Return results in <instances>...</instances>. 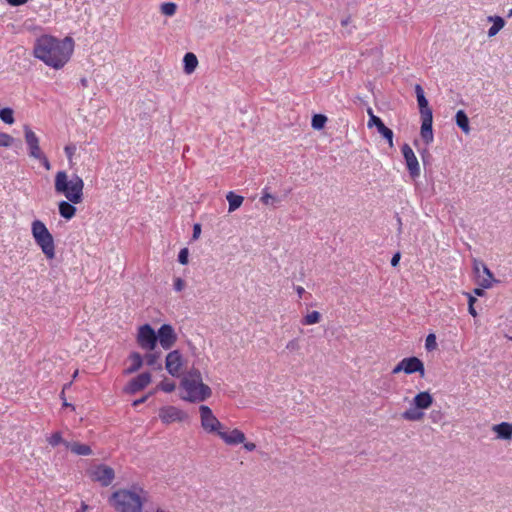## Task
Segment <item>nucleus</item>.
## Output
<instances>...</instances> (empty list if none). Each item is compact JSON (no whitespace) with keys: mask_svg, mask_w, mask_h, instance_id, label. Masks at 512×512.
I'll return each mask as SVG.
<instances>
[{"mask_svg":"<svg viewBox=\"0 0 512 512\" xmlns=\"http://www.w3.org/2000/svg\"><path fill=\"white\" fill-rule=\"evenodd\" d=\"M73 52L72 37L60 39L50 34H42L34 40L32 55L46 66L60 70L70 61Z\"/></svg>","mask_w":512,"mask_h":512,"instance_id":"obj_1","label":"nucleus"},{"mask_svg":"<svg viewBox=\"0 0 512 512\" xmlns=\"http://www.w3.org/2000/svg\"><path fill=\"white\" fill-rule=\"evenodd\" d=\"M116 512H142L146 502V492L138 486L120 488L108 500Z\"/></svg>","mask_w":512,"mask_h":512,"instance_id":"obj_2","label":"nucleus"},{"mask_svg":"<svg viewBox=\"0 0 512 512\" xmlns=\"http://www.w3.org/2000/svg\"><path fill=\"white\" fill-rule=\"evenodd\" d=\"M183 390L181 399L190 403H200L209 399L212 389L203 382L202 374L198 369H191L181 379Z\"/></svg>","mask_w":512,"mask_h":512,"instance_id":"obj_3","label":"nucleus"},{"mask_svg":"<svg viewBox=\"0 0 512 512\" xmlns=\"http://www.w3.org/2000/svg\"><path fill=\"white\" fill-rule=\"evenodd\" d=\"M55 193L65 197L69 202L80 204L84 199V181L73 174L69 176L64 170L57 171L54 177Z\"/></svg>","mask_w":512,"mask_h":512,"instance_id":"obj_4","label":"nucleus"},{"mask_svg":"<svg viewBox=\"0 0 512 512\" xmlns=\"http://www.w3.org/2000/svg\"><path fill=\"white\" fill-rule=\"evenodd\" d=\"M31 234L45 257L49 260L54 259L56 254L54 238L44 222L38 219L32 221Z\"/></svg>","mask_w":512,"mask_h":512,"instance_id":"obj_5","label":"nucleus"},{"mask_svg":"<svg viewBox=\"0 0 512 512\" xmlns=\"http://www.w3.org/2000/svg\"><path fill=\"white\" fill-rule=\"evenodd\" d=\"M433 404V397L428 391H422L415 395L411 406L402 413L406 421H421L424 418L423 410H427Z\"/></svg>","mask_w":512,"mask_h":512,"instance_id":"obj_6","label":"nucleus"},{"mask_svg":"<svg viewBox=\"0 0 512 512\" xmlns=\"http://www.w3.org/2000/svg\"><path fill=\"white\" fill-rule=\"evenodd\" d=\"M23 132L29 157L38 160L45 169L49 170L50 162L40 146L39 137L28 125L23 126Z\"/></svg>","mask_w":512,"mask_h":512,"instance_id":"obj_7","label":"nucleus"},{"mask_svg":"<svg viewBox=\"0 0 512 512\" xmlns=\"http://www.w3.org/2000/svg\"><path fill=\"white\" fill-rule=\"evenodd\" d=\"M199 417L201 428L207 434L219 436L220 432L224 429V424L219 421L207 405L199 406Z\"/></svg>","mask_w":512,"mask_h":512,"instance_id":"obj_8","label":"nucleus"},{"mask_svg":"<svg viewBox=\"0 0 512 512\" xmlns=\"http://www.w3.org/2000/svg\"><path fill=\"white\" fill-rule=\"evenodd\" d=\"M87 474L92 481L100 483L103 487L109 486L115 478L113 468L104 464L92 466L88 469Z\"/></svg>","mask_w":512,"mask_h":512,"instance_id":"obj_9","label":"nucleus"},{"mask_svg":"<svg viewBox=\"0 0 512 512\" xmlns=\"http://www.w3.org/2000/svg\"><path fill=\"white\" fill-rule=\"evenodd\" d=\"M158 416L162 423L166 425L172 423H181L189 420V415L187 412L172 405L161 407L159 409Z\"/></svg>","mask_w":512,"mask_h":512,"instance_id":"obj_10","label":"nucleus"},{"mask_svg":"<svg viewBox=\"0 0 512 512\" xmlns=\"http://www.w3.org/2000/svg\"><path fill=\"white\" fill-rule=\"evenodd\" d=\"M136 341L140 348L146 351H153L157 345V335L149 324L138 328Z\"/></svg>","mask_w":512,"mask_h":512,"instance_id":"obj_11","label":"nucleus"},{"mask_svg":"<svg viewBox=\"0 0 512 512\" xmlns=\"http://www.w3.org/2000/svg\"><path fill=\"white\" fill-rule=\"evenodd\" d=\"M404 372L406 374H413L418 372L421 377L425 375V368L423 362L417 357H408L402 359L392 370V374Z\"/></svg>","mask_w":512,"mask_h":512,"instance_id":"obj_12","label":"nucleus"},{"mask_svg":"<svg viewBox=\"0 0 512 512\" xmlns=\"http://www.w3.org/2000/svg\"><path fill=\"white\" fill-rule=\"evenodd\" d=\"M367 113L369 115V120L367 126L369 128L376 127L379 134L382 135L384 139L387 140L389 147L392 148L393 144V131L386 127L383 121L376 115H374L373 110L368 108Z\"/></svg>","mask_w":512,"mask_h":512,"instance_id":"obj_13","label":"nucleus"},{"mask_svg":"<svg viewBox=\"0 0 512 512\" xmlns=\"http://www.w3.org/2000/svg\"><path fill=\"white\" fill-rule=\"evenodd\" d=\"M156 335L157 341H159L160 346L165 350L172 348L177 341V334L174 328L169 324H163Z\"/></svg>","mask_w":512,"mask_h":512,"instance_id":"obj_14","label":"nucleus"},{"mask_svg":"<svg viewBox=\"0 0 512 512\" xmlns=\"http://www.w3.org/2000/svg\"><path fill=\"white\" fill-rule=\"evenodd\" d=\"M183 367V358L178 350L169 352L165 360V368L173 377H179Z\"/></svg>","mask_w":512,"mask_h":512,"instance_id":"obj_15","label":"nucleus"},{"mask_svg":"<svg viewBox=\"0 0 512 512\" xmlns=\"http://www.w3.org/2000/svg\"><path fill=\"white\" fill-rule=\"evenodd\" d=\"M152 380V376L149 372H144L131 379L127 385L123 388V391L127 394H135L144 388H146Z\"/></svg>","mask_w":512,"mask_h":512,"instance_id":"obj_16","label":"nucleus"},{"mask_svg":"<svg viewBox=\"0 0 512 512\" xmlns=\"http://www.w3.org/2000/svg\"><path fill=\"white\" fill-rule=\"evenodd\" d=\"M402 154L406 162L410 176L415 179L420 176V166L418 159L408 144L402 146Z\"/></svg>","mask_w":512,"mask_h":512,"instance_id":"obj_17","label":"nucleus"},{"mask_svg":"<svg viewBox=\"0 0 512 512\" xmlns=\"http://www.w3.org/2000/svg\"><path fill=\"white\" fill-rule=\"evenodd\" d=\"M218 437L227 445H238L246 440V436L241 430L234 428L228 431L225 426Z\"/></svg>","mask_w":512,"mask_h":512,"instance_id":"obj_18","label":"nucleus"},{"mask_svg":"<svg viewBox=\"0 0 512 512\" xmlns=\"http://www.w3.org/2000/svg\"><path fill=\"white\" fill-rule=\"evenodd\" d=\"M474 270L477 273L478 278L480 279V285L483 288L491 287L493 275L488 267L481 261L474 260Z\"/></svg>","mask_w":512,"mask_h":512,"instance_id":"obj_19","label":"nucleus"},{"mask_svg":"<svg viewBox=\"0 0 512 512\" xmlns=\"http://www.w3.org/2000/svg\"><path fill=\"white\" fill-rule=\"evenodd\" d=\"M432 123H433V114H430L429 116H421L420 135H421L422 140L427 145L432 143L433 139H434Z\"/></svg>","mask_w":512,"mask_h":512,"instance_id":"obj_20","label":"nucleus"},{"mask_svg":"<svg viewBox=\"0 0 512 512\" xmlns=\"http://www.w3.org/2000/svg\"><path fill=\"white\" fill-rule=\"evenodd\" d=\"M415 93L419 106L420 116H429L432 114V109L429 107L428 100L426 99L424 91L419 84L415 86Z\"/></svg>","mask_w":512,"mask_h":512,"instance_id":"obj_21","label":"nucleus"},{"mask_svg":"<svg viewBox=\"0 0 512 512\" xmlns=\"http://www.w3.org/2000/svg\"><path fill=\"white\" fill-rule=\"evenodd\" d=\"M492 431L496 437L501 440H511L512 438V423L502 422L492 426Z\"/></svg>","mask_w":512,"mask_h":512,"instance_id":"obj_22","label":"nucleus"},{"mask_svg":"<svg viewBox=\"0 0 512 512\" xmlns=\"http://www.w3.org/2000/svg\"><path fill=\"white\" fill-rule=\"evenodd\" d=\"M75 205L76 204L69 202L67 199L60 201L58 203V210L60 216L66 220L72 219L77 212Z\"/></svg>","mask_w":512,"mask_h":512,"instance_id":"obj_23","label":"nucleus"},{"mask_svg":"<svg viewBox=\"0 0 512 512\" xmlns=\"http://www.w3.org/2000/svg\"><path fill=\"white\" fill-rule=\"evenodd\" d=\"M65 447L76 455L88 456L92 454V449L90 448V446L79 442L65 443Z\"/></svg>","mask_w":512,"mask_h":512,"instance_id":"obj_24","label":"nucleus"},{"mask_svg":"<svg viewBox=\"0 0 512 512\" xmlns=\"http://www.w3.org/2000/svg\"><path fill=\"white\" fill-rule=\"evenodd\" d=\"M487 21L492 23L487 33L489 38L496 36L505 26V20L500 16H488Z\"/></svg>","mask_w":512,"mask_h":512,"instance_id":"obj_25","label":"nucleus"},{"mask_svg":"<svg viewBox=\"0 0 512 512\" xmlns=\"http://www.w3.org/2000/svg\"><path fill=\"white\" fill-rule=\"evenodd\" d=\"M129 361L131 365L125 370L126 374H132L138 371L143 365V358L138 352H133L129 356Z\"/></svg>","mask_w":512,"mask_h":512,"instance_id":"obj_26","label":"nucleus"},{"mask_svg":"<svg viewBox=\"0 0 512 512\" xmlns=\"http://www.w3.org/2000/svg\"><path fill=\"white\" fill-rule=\"evenodd\" d=\"M457 126L465 133H470L469 119L463 110H458L455 116Z\"/></svg>","mask_w":512,"mask_h":512,"instance_id":"obj_27","label":"nucleus"},{"mask_svg":"<svg viewBox=\"0 0 512 512\" xmlns=\"http://www.w3.org/2000/svg\"><path fill=\"white\" fill-rule=\"evenodd\" d=\"M198 60L195 54L189 52L184 56V70L187 74H191L197 67Z\"/></svg>","mask_w":512,"mask_h":512,"instance_id":"obj_28","label":"nucleus"},{"mask_svg":"<svg viewBox=\"0 0 512 512\" xmlns=\"http://www.w3.org/2000/svg\"><path fill=\"white\" fill-rule=\"evenodd\" d=\"M226 199L229 203V212H233L236 209H238L244 201V198L242 196L237 195L234 192H229L226 195Z\"/></svg>","mask_w":512,"mask_h":512,"instance_id":"obj_29","label":"nucleus"},{"mask_svg":"<svg viewBox=\"0 0 512 512\" xmlns=\"http://www.w3.org/2000/svg\"><path fill=\"white\" fill-rule=\"evenodd\" d=\"M0 119L5 123L12 125L15 122L13 109L6 107L0 110Z\"/></svg>","mask_w":512,"mask_h":512,"instance_id":"obj_30","label":"nucleus"},{"mask_svg":"<svg viewBox=\"0 0 512 512\" xmlns=\"http://www.w3.org/2000/svg\"><path fill=\"white\" fill-rule=\"evenodd\" d=\"M327 122V117L323 114H315L312 117L311 126L315 130H321L324 128Z\"/></svg>","mask_w":512,"mask_h":512,"instance_id":"obj_31","label":"nucleus"},{"mask_svg":"<svg viewBox=\"0 0 512 512\" xmlns=\"http://www.w3.org/2000/svg\"><path fill=\"white\" fill-rule=\"evenodd\" d=\"M321 320V314L318 311H312L308 313L303 319V325H313L319 323Z\"/></svg>","mask_w":512,"mask_h":512,"instance_id":"obj_32","label":"nucleus"},{"mask_svg":"<svg viewBox=\"0 0 512 512\" xmlns=\"http://www.w3.org/2000/svg\"><path fill=\"white\" fill-rule=\"evenodd\" d=\"M47 442L52 446L56 447L59 444H63L65 446V443H68V441L64 440L62 438V435L60 432L53 433L50 437L47 438Z\"/></svg>","mask_w":512,"mask_h":512,"instance_id":"obj_33","label":"nucleus"},{"mask_svg":"<svg viewBox=\"0 0 512 512\" xmlns=\"http://www.w3.org/2000/svg\"><path fill=\"white\" fill-rule=\"evenodd\" d=\"M160 356V352L149 351V353L145 355L144 360L148 366H155L156 364H158Z\"/></svg>","mask_w":512,"mask_h":512,"instance_id":"obj_34","label":"nucleus"},{"mask_svg":"<svg viewBox=\"0 0 512 512\" xmlns=\"http://www.w3.org/2000/svg\"><path fill=\"white\" fill-rule=\"evenodd\" d=\"M177 6L173 2L163 3L160 6L161 12L166 16H173L176 13Z\"/></svg>","mask_w":512,"mask_h":512,"instance_id":"obj_35","label":"nucleus"},{"mask_svg":"<svg viewBox=\"0 0 512 512\" xmlns=\"http://www.w3.org/2000/svg\"><path fill=\"white\" fill-rule=\"evenodd\" d=\"M157 388L166 393H171L175 390L176 384L171 380L165 379L158 384Z\"/></svg>","mask_w":512,"mask_h":512,"instance_id":"obj_36","label":"nucleus"},{"mask_svg":"<svg viewBox=\"0 0 512 512\" xmlns=\"http://www.w3.org/2000/svg\"><path fill=\"white\" fill-rule=\"evenodd\" d=\"M77 146L74 143H69L64 147L65 155L68 159L69 164L73 163V158L76 154Z\"/></svg>","mask_w":512,"mask_h":512,"instance_id":"obj_37","label":"nucleus"},{"mask_svg":"<svg viewBox=\"0 0 512 512\" xmlns=\"http://www.w3.org/2000/svg\"><path fill=\"white\" fill-rule=\"evenodd\" d=\"M14 143V138L5 132H0V146L1 147H10Z\"/></svg>","mask_w":512,"mask_h":512,"instance_id":"obj_38","label":"nucleus"},{"mask_svg":"<svg viewBox=\"0 0 512 512\" xmlns=\"http://www.w3.org/2000/svg\"><path fill=\"white\" fill-rule=\"evenodd\" d=\"M425 347L428 351H433L437 348L436 336L431 333L426 337Z\"/></svg>","mask_w":512,"mask_h":512,"instance_id":"obj_39","label":"nucleus"},{"mask_svg":"<svg viewBox=\"0 0 512 512\" xmlns=\"http://www.w3.org/2000/svg\"><path fill=\"white\" fill-rule=\"evenodd\" d=\"M261 202L265 205H273L274 203L278 202V199L269 192L264 191L263 195L261 196Z\"/></svg>","mask_w":512,"mask_h":512,"instance_id":"obj_40","label":"nucleus"},{"mask_svg":"<svg viewBox=\"0 0 512 512\" xmlns=\"http://www.w3.org/2000/svg\"><path fill=\"white\" fill-rule=\"evenodd\" d=\"M286 349L289 352H297L300 350V343L298 339H292L287 342Z\"/></svg>","mask_w":512,"mask_h":512,"instance_id":"obj_41","label":"nucleus"},{"mask_svg":"<svg viewBox=\"0 0 512 512\" xmlns=\"http://www.w3.org/2000/svg\"><path fill=\"white\" fill-rule=\"evenodd\" d=\"M188 256H189V251L187 248H183L180 250L179 252V255H178V261L182 264V265H186L188 263Z\"/></svg>","mask_w":512,"mask_h":512,"instance_id":"obj_42","label":"nucleus"},{"mask_svg":"<svg viewBox=\"0 0 512 512\" xmlns=\"http://www.w3.org/2000/svg\"><path fill=\"white\" fill-rule=\"evenodd\" d=\"M186 286V283L185 281L180 278V277H177L174 279V290L176 292H181Z\"/></svg>","mask_w":512,"mask_h":512,"instance_id":"obj_43","label":"nucleus"},{"mask_svg":"<svg viewBox=\"0 0 512 512\" xmlns=\"http://www.w3.org/2000/svg\"><path fill=\"white\" fill-rule=\"evenodd\" d=\"M201 234V225L200 224H195L193 226V239H198L199 236Z\"/></svg>","mask_w":512,"mask_h":512,"instance_id":"obj_44","label":"nucleus"},{"mask_svg":"<svg viewBox=\"0 0 512 512\" xmlns=\"http://www.w3.org/2000/svg\"><path fill=\"white\" fill-rule=\"evenodd\" d=\"M400 258H401L400 253L399 252L395 253L391 259V265L393 267H396L399 264Z\"/></svg>","mask_w":512,"mask_h":512,"instance_id":"obj_45","label":"nucleus"},{"mask_svg":"<svg viewBox=\"0 0 512 512\" xmlns=\"http://www.w3.org/2000/svg\"><path fill=\"white\" fill-rule=\"evenodd\" d=\"M11 6H20L27 3L28 0H6Z\"/></svg>","mask_w":512,"mask_h":512,"instance_id":"obj_46","label":"nucleus"},{"mask_svg":"<svg viewBox=\"0 0 512 512\" xmlns=\"http://www.w3.org/2000/svg\"><path fill=\"white\" fill-rule=\"evenodd\" d=\"M244 448L247 450V451H254L256 449V444L253 443V442H244Z\"/></svg>","mask_w":512,"mask_h":512,"instance_id":"obj_47","label":"nucleus"},{"mask_svg":"<svg viewBox=\"0 0 512 512\" xmlns=\"http://www.w3.org/2000/svg\"><path fill=\"white\" fill-rule=\"evenodd\" d=\"M148 397H149V395H146V396H144V397H142V398H140V399H137V400H135V401L132 403V405H133L134 407H137L138 405H140V404L144 403V402L148 399Z\"/></svg>","mask_w":512,"mask_h":512,"instance_id":"obj_48","label":"nucleus"},{"mask_svg":"<svg viewBox=\"0 0 512 512\" xmlns=\"http://www.w3.org/2000/svg\"><path fill=\"white\" fill-rule=\"evenodd\" d=\"M441 417V413L440 412H432L431 413V418L433 420V422H437V419Z\"/></svg>","mask_w":512,"mask_h":512,"instance_id":"obj_49","label":"nucleus"},{"mask_svg":"<svg viewBox=\"0 0 512 512\" xmlns=\"http://www.w3.org/2000/svg\"><path fill=\"white\" fill-rule=\"evenodd\" d=\"M468 310H469V313H470L473 317H476V316H477V312H476V310H475V308H474V305H473V306H472V305H469Z\"/></svg>","mask_w":512,"mask_h":512,"instance_id":"obj_50","label":"nucleus"},{"mask_svg":"<svg viewBox=\"0 0 512 512\" xmlns=\"http://www.w3.org/2000/svg\"><path fill=\"white\" fill-rule=\"evenodd\" d=\"M475 302L476 298L471 295H468V304L473 306Z\"/></svg>","mask_w":512,"mask_h":512,"instance_id":"obj_51","label":"nucleus"},{"mask_svg":"<svg viewBox=\"0 0 512 512\" xmlns=\"http://www.w3.org/2000/svg\"><path fill=\"white\" fill-rule=\"evenodd\" d=\"M296 290H297V293H298V295H299L300 297L302 296V294H303V293H304V291H305V290H304V288H303V287H301V286H298Z\"/></svg>","mask_w":512,"mask_h":512,"instance_id":"obj_52","label":"nucleus"},{"mask_svg":"<svg viewBox=\"0 0 512 512\" xmlns=\"http://www.w3.org/2000/svg\"><path fill=\"white\" fill-rule=\"evenodd\" d=\"M474 293H475L476 295H478V296H482V295H483V293H484V291H483L482 289H480V288H476V289L474 290Z\"/></svg>","mask_w":512,"mask_h":512,"instance_id":"obj_53","label":"nucleus"},{"mask_svg":"<svg viewBox=\"0 0 512 512\" xmlns=\"http://www.w3.org/2000/svg\"><path fill=\"white\" fill-rule=\"evenodd\" d=\"M81 85H82L83 87H87V86H88V80H87L86 78H82V79H81Z\"/></svg>","mask_w":512,"mask_h":512,"instance_id":"obj_54","label":"nucleus"},{"mask_svg":"<svg viewBox=\"0 0 512 512\" xmlns=\"http://www.w3.org/2000/svg\"><path fill=\"white\" fill-rule=\"evenodd\" d=\"M77 375H78V371L76 370V371L74 372V374H73V379H75V378L77 377Z\"/></svg>","mask_w":512,"mask_h":512,"instance_id":"obj_55","label":"nucleus"},{"mask_svg":"<svg viewBox=\"0 0 512 512\" xmlns=\"http://www.w3.org/2000/svg\"><path fill=\"white\" fill-rule=\"evenodd\" d=\"M82 509H83V510H86V509H87V505H83V506H82Z\"/></svg>","mask_w":512,"mask_h":512,"instance_id":"obj_56","label":"nucleus"},{"mask_svg":"<svg viewBox=\"0 0 512 512\" xmlns=\"http://www.w3.org/2000/svg\"><path fill=\"white\" fill-rule=\"evenodd\" d=\"M509 16H512V9L509 11Z\"/></svg>","mask_w":512,"mask_h":512,"instance_id":"obj_57","label":"nucleus"}]
</instances>
